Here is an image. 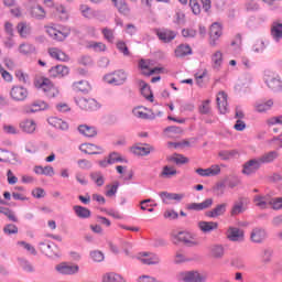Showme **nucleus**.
Returning <instances> with one entry per match:
<instances>
[{
  "label": "nucleus",
  "mask_w": 282,
  "mask_h": 282,
  "mask_svg": "<svg viewBox=\"0 0 282 282\" xmlns=\"http://www.w3.org/2000/svg\"><path fill=\"white\" fill-rule=\"evenodd\" d=\"M264 83L271 91L279 94L282 91V79L279 73H274L272 70H264Z\"/></svg>",
  "instance_id": "nucleus-1"
},
{
  "label": "nucleus",
  "mask_w": 282,
  "mask_h": 282,
  "mask_svg": "<svg viewBox=\"0 0 282 282\" xmlns=\"http://www.w3.org/2000/svg\"><path fill=\"white\" fill-rule=\"evenodd\" d=\"M39 248L41 252L45 254V257H48L50 259L61 257V249H58V246H56L54 242L50 240L40 241Z\"/></svg>",
  "instance_id": "nucleus-2"
},
{
  "label": "nucleus",
  "mask_w": 282,
  "mask_h": 282,
  "mask_svg": "<svg viewBox=\"0 0 282 282\" xmlns=\"http://www.w3.org/2000/svg\"><path fill=\"white\" fill-rule=\"evenodd\" d=\"M46 33L51 39H53V41H65L72 31L65 26H47Z\"/></svg>",
  "instance_id": "nucleus-3"
},
{
  "label": "nucleus",
  "mask_w": 282,
  "mask_h": 282,
  "mask_svg": "<svg viewBox=\"0 0 282 282\" xmlns=\"http://www.w3.org/2000/svg\"><path fill=\"white\" fill-rule=\"evenodd\" d=\"M75 102L84 111H97V109H100V105L94 98L77 97Z\"/></svg>",
  "instance_id": "nucleus-4"
},
{
  "label": "nucleus",
  "mask_w": 282,
  "mask_h": 282,
  "mask_svg": "<svg viewBox=\"0 0 282 282\" xmlns=\"http://www.w3.org/2000/svg\"><path fill=\"white\" fill-rule=\"evenodd\" d=\"M178 281L184 282H205L206 276L199 271H182L177 274Z\"/></svg>",
  "instance_id": "nucleus-5"
},
{
  "label": "nucleus",
  "mask_w": 282,
  "mask_h": 282,
  "mask_svg": "<svg viewBox=\"0 0 282 282\" xmlns=\"http://www.w3.org/2000/svg\"><path fill=\"white\" fill-rule=\"evenodd\" d=\"M104 79L108 85H124L127 83V73L124 70H116L106 75Z\"/></svg>",
  "instance_id": "nucleus-6"
},
{
  "label": "nucleus",
  "mask_w": 282,
  "mask_h": 282,
  "mask_svg": "<svg viewBox=\"0 0 282 282\" xmlns=\"http://www.w3.org/2000/svg\"><path fill=\"white\" fill-rule=\"evenodd\" d=\"M227 239L234 243H243V241H246L243 229H240L239 227H229L227 229Z\"/></svg>",
  "instance_id": "nucleus-7"
},
{
  "label": "nucleus",
  "mask_w": 282,
  "mask_h": 282,
  "mask_svg": "<svg viewBox=\"0 0 282 282\" xmlns=\"http://www.w3.org/2000/svg\"><path fill=\"white\" fill-rule=\"evenodd\" d=\"M10 96L15 102H23V100L28 99L29 91L23 86H13L10 90Z\"/></svg>",
  "instance_id": "nucleus-8"
},
{
  "label": "nucleus",
  "mask_w": 282,
  "mask_h": 282,
  "mask_svg": "<svg viewBox=\"0 0 282 282\" xmlns=\"http://www.w3.org/2000/svg\"><path fill=\"white\" fill-rule=\"evenodd\" d=\"M55 270L56 272H58V274L72 275V274H78V270H80V268L77 264H69L67 262H62L55 265Z\"/></svg>",
  "instance_id": "nucleus-9"
},
{
  "label": "nucleus",
  "mask_w": 282,
  "mask_h": 282,
  "mask_svg": "<svg viewBox=\"0 0 282 282\" xmlns=\"http://www.w3.org/2000/svg\"><path fill=\"white\" fill-rule=\"evenodd\" d=\"M261 166L262 164L259 158L251 159L243 164L242 173L243 175H254Z\"/></svg>",
  "instance_id": "nucleus-10"
},
{
  "label": "nucleus",
  "mask_w": 282,
  "mask_h": 282,
  "mask_svg": "<svg viewBox=\"0 0 282 282\" xmlns=\"http://www.w3.org/2000/svg\"><path fill=\"white\" fill-rule=\"evenodd\" d=\"M271 203H272V196H270L269 194H265V195L258 194L253 196L254 206H257L261 210H265V208H269V206H271Z\"/></svg>",
  "instance_id": "nucleus-11"
},
{
  "label": "nucleus",
  "mask_w": 282,
  "mask_h": 282,
  "mask_svg": "<svg viewBox=\"0 0 282 282\" xmlns=\"http://www.w3.org/2000/svg\"><path fill=\"white\" fill-rule=\"evenodd\" d=\"M45 109H50V105L43 100L34 101L31 105H26L23 108L24 113H36L37 111H45Z\"/></svg>",
  "instance_id": "nucleus-12"
},
{
  "label": "nucleus",
  "mask_w": 282,
  "mask_h": 282,
  "mask_svg": "<svg viewBox=\"0 0 282 282\" xmlns=\"http://www.w3.org/2000/svg\"><path fill=\"white\" fill-rule=\"evenodd\" d=\"M221 34V24L217 22L213 23L209 30V45H212V47H215L217 45V41H219Z\"/></svg>",
  "instance_id": "nucleus-13"
},
{
  "label": "nucleus",
  "mask_w": 282,
  "mask_h": 282,
  "mask_svg": "<svg viewBox=\"0 0 282 282\" xmlns=\"http://www.w3.org/2000/svg\"><path fill=\"white\" fill-rule=\"evenodd\" d=\"M213 198H206L202 203H189L186 205L187 210H195L196 213H199L202 210H208L213 206Z\"/></svg>",
  "instance_id": "nucleus-14"
},
{
  "label": "nucleus",
  "mask_w": 282,
  "mask_h": 282,
  "mask_svg": "<svg viewBox=\"0 0 282 282\" xmlns=\"http://www.w3.org/2000/svg\"><path fill=\"white\" fill-rule=\"evenodd\" d=\"M174 239L176 240L174 241L175 243H177V241H182L183 243H185V246H189L191 248H193V246H199V242L193 240L191 234L186 231H180L178 234L174 235Z\"/></svg>",
  "instance_id": "nucleus-15"
},
{
  "label": "nucleus",
  "mask_w": 282,
  "mask_h": 282,
  "mask_svg": "<svg viewBox=\"0 0 282 282\" xmlns=\"http://www.w3.org/2000/svg\"><path fill=\"white\" fill-rule=\"evenodd\" d=\"M268 237V232L263 228L256 227L250 234V239L253 243H263Z\"/></svg>",
  "instance_id": "nucleus-16"
},
{
  "label": "nucleus",
  "mask_w": 282,
  "mask_h": 282,
  "mask_svg": "<svg viewBox=\"0 0 282 282\" xmlns=\"http://www.w3.org/2000/svg\"><path fill=\"white\" fill-rule=\"evenodd\" d=\"M197 175L200 177H215V175H219L221 173V167L219 165H212L208 169H196Z\"/></svg>",
  "instance_id": "nucleus-17"
},
{
  "label": "nucleus",
  "mask_w": 282,
  "mask_h": 282,
  "mask_svg": "<svg viewBox=\"0 0 282 282\" xmlns=\"http://www.w3.org/2000/svg\"><path fill=\"white\" fill-rule=\"evenodd\" d=\"M139 261L144 265H158L160 263V257L155 253L143 252L139 256Z\"/></svg>",
  "instance_id": "nucleus-18"
},
{
  "label": "nucleus",
  "mask_w": 282,
  "mask_h": 282,
  "mask_svg": "<svg viewBox=\"0 0 282 282\" xmlns=\"http://www.w3.org/2000/svg\"><path fill=\"white\" fill-rule=\"evenodd\" d=\"M159 195L163 204H172V202H181L184 199V197H186L184 194L169 193V192H161Z\"/></svg>",
  "instance_id": "nucleus-19"
},
{
  "label": "nucleus",
  "mask_w": 282,
  "mask_h": 282,
  "mask_svg": "<svg viewBox=\"0 0 282 282\" xmlns=\"http://www.w3.org/2000/svg\"><path fill=\"white\" fill-rule=\"evenodd\" d=\"M17 32L21 39H29L32 35V24L30 22H20L17 25Z\"/></svg>",
  "instance_id": "nucleus-20"
},
{
  "label": "nucleus",
  "mask_w": 282,
  "mask_h": 282,
  "mask_svg": "<svg viewBox=\"0 0 282 282\" xmlns=\"http://www.w3.org/2000/svg\"><path fill=\"white\" fill-rule=\"evenodd\" d=\"M67 74H69V68L65 65H56L48 70L51 78H63Z\"/></svg>",
  "instance_id": "nucleus-21"
},
{
  "label": "nucleus",
  "mask_w": 282,
  "mask_h": 282,
  "mask_svg": "<svg viewBox=\"0 0 282 282\" xmlns=\"http://www.w3.org/2000/svg\"><path fill=\"white\" fill-rule=\"evenodd\" d=\"M198 228L200 232H204V235H210V232L219 228V224L215 221L200 220L198 221Z\"/></svg>",
  "instance_id": "nucleus-22"
},
{
  "label": "nucleus",
  "mask_w": 282,
  "mask_h": 282,
  "mask_svg": "<svg viewBox=\"0 0 282 282\" xmlns=\"http://www.w3.org/2000/svg\"><path fill=\"white\" fill-rule=\"evenodd\" d=\"M216 102L220 113H228V95L225 91L218 93Z\"/></svg>",
  "instance_id": "nucleus-23"
},
{
  "label": "nucleus",
  "mask_w": 282,
  "mask_h": 282,
  "mask_svg": "<svg viewBox=\"0 0 282 282\" xmlns=\"http://www.w3.org/2000/svg\"><path fill=\"white\" fill-rule=\"evenodd\" d=\"M48 124L51 127H54L55 129H59V131H68L69 129V123L67 121L58 118V117H50L47 119Z\"/></svg>",
  "instance_id": "nucleus-24"
},
{
  "label": "nucleus",
  "mask_w": 282,
  "mask_h": 282,
  "mask_svg": "<svg viewBox=\"0 0 282 282\" xmlns=\"http://www.w3.org/2000/svg\"><path fill=\"white\" fill-rule=\"evenodd\" d=\"M156 36L163 43H171V41L175 40V36H177V33H175V31L163 29V30L156 31Z\"/></svg>",
  "instance_id": "nucleus-25"
},
{
  "label": "nucleus",
  "mask_w": 282,
  "mask_h": 282,
  "mask_svg": "<svg viewBox=\"0 0 282 282\" xmlns=\"http://www.w3.org/2000/svg\"><path fill=\"white\" fill-rule=\"evenodd\" d=\"M228 208V204L223 203L217 205L214 209L206 212V217L212 219H216V217H221L226 215V209Z\"/></svg>",
  "instance_id": "nucleus-26"
},
{
  "label": "nucleus",
  "mask_w": 282,
  "mask_h": 282,
  "mask_svg": "<svg viewBox=\"0 0 282 282\" xmlns=\"http://www.w3.org/2000/svg\"><path fill=\"white\" fill-rule=\"evenodd\" d=\"M30 15L32 17V19H35L36 21H43V19L47 17V12L43 7L37 4V6L31 7Z\"/></svg>",
  "instance_id": "nucleus-27"
},
{
  "label": "nucleus",
  "mask_w": 282,
  "mask_h": 282,
  "mask_svg": "<svg viewBox=\"0 0 282 282\" xmlns=\"http://www.w3.org/2000/svg\"><path fill=\"white\" fill-rule=\"evenodd\" d=\"M80 151L88 155H100V153H102V148L93 143H86L80 147Z\"/></svg>",
  "instance_id": "nucleus-28"
},
{
  "label": "nucleus",
  "mask_w": 282,
  "mask_h": 282,
  "mask_svg": "<svg viewBox=\"0 0 282 282\" xmlns=\"http://www.w3.org/2000/svg\"><path fill=\"white\" fill-rule=\"evenodd\" d=\"M113 6L117 8L118 12L120 14H123L124 17H129L131 14V8H129V4L124 0H111Z\"/></svg>",
  "instance_id": "nucleus-29"
},
{
  "label": "nucleus",
  "mask_w": 282,
  "mask_h": 282,
  "mask_svg": "<svg viewBox=\"0 0 282 282\" xmlns=\"http://www.w3.org/2000/svg\"><path fill=\"white\" fill-rule=\"evenodd\" d=\"M34 173L36 175H45L46 177H54L55 172H54V167H52L51 165H46V166H41V165H36L33 169Z\"/></svg>",
  "instance_id": "nucleus-30"
},
{
  "label": "nucleus",
  "mask_w": 282,
  "mask_h": 282,
  "mask_svg": "<svg viewBox=\"0 0 282 282\" xmlns=\"http://www.w3.org/2000/svg\"><path fill=\"white\" fill-rule=\"evenodd\" d=\"M78 131L82 135H85L86 138H96V135H98V130H96V127L87 124L79 126Z\"/></svg>",
  "instance_id": "nucleus-31"
},
{
  "label": "nucleus",
  "mask_w": 282,
  "mask_h": 282,
  "mask_svg": "<svg viewBox=\"0 0 282 282\" xmlns=\"http://www.w3.org/2000/svg\"><path fill=\"white\" fill-rule=\"evenodd\" d=\"M20 129H22L24 133H34L36 131V121L33 119H25L20 122Z\"/></svg>",
  "instance_id": "nucleus-32"
},
{
  "label": "nucleus",
  "mask_w": 282,
  "mask_h": 282,
  "mask_svg": "<svg viewBox=\"0 0 282 282\" xmlns=\"http://www.w3.org/2000/svg\"><path fill=\"white\" fill-rule=\"evenodd\" d=\"M48 55L51 56V58H54L55 61H63V62L69 61V57L67 56V54L61 51V48H56V47L48 48Z\"/></svg>",
  "instance_id": "nucleus-33"
},
{
  "label": "nucleus",
  "mask_w": 282,
  "mask_h": 282,
  "mask_svg": "<svg viewBox=\"0 0 282 282\" xmlns=\"http://www.w3.org/2000/svg\"><path fill=\"white\" fill-rule=\"evenodd\" d=\"M246 213V206L243 205V199L240 198L239 200L235 202L230 209V216L237 217L241 214Z\"/></svg>",
  "instance_id": "nucleus-34"
},
{
  "label": "nucleus",
  "mask_w": 282,
  "mask_h": 282,
  "mask_svg": "<svg viewBox=\"0 0 282 282\" xmlns=\"http://www.w3.org/2000/svg\"><path fill=\"white\" fill-rule=\"evenodd\" d=\"M274 105V101L272 99H269L267 101H257L254 104V109L258 111V113H264V111H270Z\"/></svg>",
  "instance_id": "nucleus-35"
},
{
  "label": "nucleus",
  "mask_w": 282,
  "mask_h": 282,
  "mask_svg": "<svg viewBox=\"0 0 282 282\" xmlns=\"http://www.w3.org/2000/svg\"><path fill=\"white\" fill-rule=\"evenodd\" d=\"M209 252L213 259H224V254H226V249L221 245H213L209 248Z\"/></svg>",
  "instance_id": "nucleus-36"
},
{
  "label": "nucleus",
  "mask_w": 282,
  "mask_h": 282,
  "mask_svg": "<svg viewBox=\"0 0 282 282\" xmlns=\"http://www.w3.org/2000/svg\"><path fill=\"white\" fill-rule=\"evenodd\" d=\"M221 65H224V53L216 51L212 54V67H214V69H220Z\"/></svg>",
  "instance_id": "nucleus-37"
},
{
  "label": "nucleus",
  "mask_w": 282,
  "mask_h": 282,
  "mask_svg": "<svg viewBox=\"0 0 282 282\" xmlns=\"http://www.w3.org/2000/svg\"><path fill=\"white\" fill-rule=\"evenodd\" d=\"M73 210L79 219H89L91 217V210H89L87 207H83L80 205H75L73 207Z\"/></svg>",
  "instance_id": "nucleus-38"
},
{
  "label": "nucleus",
  "mask_w": 282,
  "mask_h": 282,
  "mask_svg": "<svg viewBox=\"0 0 282 282\" xmlns=\"http://www.w3.org/2000/svg\"><path fill=\"white\" fill-rule=\"evenodd\" d=\"M149 65H150L149 61L141 59L139 62V67H140V69H142V74H144V76H151V75L158 74V72H160L159 67L149 68Z\"/></svg>",
  "instance_id": "nucleus-39"
},
{
  "label": "nucleus",
  "mask_w": 282,
  "mask_h": 282,
  "mask_svg": "<svg viewBox=\"0 0 282 282\" xmlns=\"http://www.w3.org/2000/svg\"><path fill=\"white\" fill-rule=\"evenodd\" d=\"M279 158V152L276 151H270L258 158L260 160V164H271V162H274Z\"/></svg>",
  "instance_id": "nucleus-40"
},
{
  "label": "nucleus",
  "mask_w": 282,
  "mask_h": 282,
  "mask_svg": "<svg viewBox=\"0 0 282 282\" xmlns=\"http://www.w3.org/2000/svg\"><path fill=\"white\" fill-rule=\"evenodd\" d=\"M271 36L273 37L276 43L282 40V23L281 22H273L271 28Z\"/></svg>",
  "instance_id": "nucleus-41"
},
{
  "label": "nucleus",
  "mask_w": 282,
  "mask_h": 282,
  "mask_svg": "<svg viewBox=\"0 0 282 282\" xmlns=\"http://www.w3.org/2000/svg\"><path fill=\"white\" fill-rule=\"evenodd\" d=\"M102 282H127V280L121 274L109 272L104 274Z\"/></svg>",
  "instance_id": "nucleus-42"
},
{
  "label": "nucleus",
  "mask_w": 282,
  "mask_h": 282,
  "mask_svg": "<svg viewBox=\"0 0 282 282\" xmlns=\"http://www.w3.org/2000/svg\"><path fill=\"white\" fill-rule=\"evenodd\" d=\"M188 54H193V50L191 48L189 45L187 44H181L180 46L176 47L175 50V56L177 58H182L184 56H188Z\"/></svg>",
  "instance_id": "nucleus-43"
},
{
  "label": "nucleus",
  "mask_w": 282,
  "mask_h": 282,
  "mask_svg": "<svg viewBox=\"0 0 282 282\" xmlns=\"http://www.w3.org/2000/svg\"><path fill=\"white\" fill-rule=\"evenodd\" d=\"M73 89L75 91H82L83 94H87V91H89V89H91V86L89 85V82H87V80H79V82H75L73 84Z\"/></svg>",
  "instance_id": "nucleus-44"
},
{
  "label": "nucleus",
  "mask_w": 282,
  "mask_h": 282,
  "mask_svg": "<svg viewBox=\"0 0 282 282\" xmlns=\"http://www.w3.org/2000/svg\"><path fill=\"white\" fill-rule=\"evenodd\" d=\"M35 50L36 48L34 47V45L30 43H22L20 44L18 52H20V54H22L23 56H29V54H34Z\"/></svg>",
  "instance_id": "nucleus-45"
},
{
  "label": "nucleus",
  "mask_w": 282,
  "mask_h": 282,
  "mask_svg": "<svg viewBox=\"0 0 282 282\" xmlns=\"http://www.w3.org/2000/svg\"><path fill=\"white\" fill-rule=\"evenodd\" d=\"M141 94L144 98H147L150 102H153V93L151 91V87L148 86L147 83L141 82Z\"/></svg>",
  "instance_id": "nucleus-46"
},
{
  "label": "nucleus",
  "mask_w": 282,
  "mask_h": 282,
  "mask_svg": "<svg viewBox=\"0 0 282 282\" xmlns=\"http://www.w3.org/2000/svg\"><path fill=\"white\" fill-rule=\"evenodd\" d=\"M133 116L135 118H141L142 120H155V113L148 115L147 112L142 111L140 108H134L132 110Z\"/></svg>",
  "instance_id": "nucleus-47"
},
{
  "label": "nucleus",
  "mask_w": 282,
  "mask_h": 282,
  "mask_svg": "<svg viewBox=\"0 0 282 282\" xmlns=\"http://www.w3.org/2000/svg\"><path fill=\"white\" fill-rule=\"evenodd\" d=\"M272 254H274V251L271 248L263 249L260 253L261 262L264 264L271 263Z\"/></svg>",
  "instance_id": "nucleus-48"
},
{
  "label": "nucleus",
  "mask_w": 282,
  "mask_h": 282,
  "mask_svg": "<svg viewBox=\"0 0 282 282\" xmlns=\"http://www.w3.org/2000/svg\"><path fill=\"white\" fill-rule=\"evenodd\" d=\"M80 13L85 19H94L96 17V11H94L89 6L82 4L79 7Z\"/></svg>",
  "instance_id": "nucleus-49"
},
{
  "label": "nucleus",
  "mask_w": 282,
  "mask_h": 282,
  "mask_svg": "<svg viewBox=\"0 0 282 282\" xmlns=\"http://www.w3.org/2000/svg\"><path fill=\"white\" fill-rule=\"evenodd\" d=\"M36 86L39 87V89H42L44 94H47L52 89V87H54V84H52L50 79L44 78L37 82Z\"/></svg>",
  "instance_id": "nucleus-50"
},
{
  "label": "nucleus",
  "mask_w": 282,
  "mask_h": 282,
  "mask_svg": "<svg viewBox=\"0 0 282 282\" xmlns=\"http://www.w3.org/2000/svg\"><path fill=\"white\" fill-rule=\"evenodd\" d=\"M220 160H232V158H237L239 152L237 150H224L219 152Z\"/></svg>",
  "instance_id": "nucleus-51"
},
{
  "label": "nucleus",
  "mask_w": 282,
  "mask_h": 282,
  "mask_svg": "<svg viewBox=\"0 0 282 282\" xmlns=\"http://www.w3.org/2000/svg\"><path fill=\"white\" fill-rule=\"evenodd\" d=\"M90 180H93L97 186H102L105 184V175H102V172H91Z\"/></svg>",
  "instance_id": "nucleus-52"
},
{
  "label": "nucleus",
  "mask_w": 282,
  "mask_h": 282,
  "mask_svg": "<svg viewBox=\"0 0 282 282\" xmlns=\"http://www.w3.org/2000/svg\"><path fill=\"white\" fill-rule=\"evenodd\" d=\"M55 10L56 15L58 17V19H61V21H67V19H69V11H67L65 7L57 6L55 7Z\"/></svg>",
  "instance_id": "nucleus-53"
},
{
  "label": "nucleus",
  "mask_w": 282,
  "mask_h": 282,
  "mask_svg": "<svg viewBox=\"0 0 282 282\" xmlns=\"http://www.w3.org/2000/svg\"><path fill=\"white\" fill-rule=\"evenodd\" d=\"M120 183L118 181L113 182L112 185H107L106 188V197H115L116 193H118V188Z\"/></svg>",
  "instance_id": "nucleus-54"
},
{
  "label": "nucleus",
  "mask_w": 282,
  "mask_h": 282,
  "mask_svg": "<svg viewBox=\"0 0 282 282\" xmlns=\"http://www.w3.org/2000/svg\"><path fill=\"white\" fill-rule=\"evenodd\" d=\"M252 52L256 54H263L265 52V42L263 40H258L252 46Z\"/></svg>",
  "instance_id": "nucleus-55"
},
{
  "label": "nucleus",
  "mask_w": 282,
  "mask_h": 282,
  "mask_svg": "<svg viewBox=\"0 0 282 282\" xmlns=\"http://www.w3.org/2000/svg\"><path fill=\"white\" fill-rule=\"evenodd\" d=\"M88 47L94 50V52H105L107 50V45L102 42H90L88 43Z\"/></svg>",
  "instance_id": "nucleus-56"
},
{
  "label": "nucleus",
  "mask_w": 282,
  "mask_h": 282,
  "mask_svg": "<svg viewBox=\"0 0 282 282\" xmlns=\"http://www.w3.org/2000/svg\"><path fill=\"white\" fill-rule=\"evenodd\" d=\"M104 39L108 41V43H113L116 41V35H113V30L105 28L101 30Z\"/></svg>",
  "instance_id": "nucleus-57"
},
{
  "label": "nucleus",
  "mask_w": 282,
  "mask_h": 282,
  "mask_svg": "<svg viewBox=\"0 0 282 282\" xmlns=\"http://www.w3.org/2000/svg\"><path fill=\"white\" fill-rule=\"evenodd\" d=\"M173 175H177V170L175 167H171L165 165L163 171L161 172V177H173Z\"/></svg>",
  "instance_id": "nucleus-58"
},
{
  "label": "nucleus",
  "mask_w": 282,
  "mask_h": 282,
  "mask_svg": "<svg viewBox=\"0 0 282 282\" xmlns=\"http://www.w3.org/2000/svg\"><path fill=\"white\" fill-rule=\"evenodd\" d=\"M18 246H21L22 248H24V250H26V252H29V254L36 256V249L34 248V246H32L25 241H19Z\"/></svg>",
  "instance_id": "nucleus-59"
},
{
  "label": "nucleus",
  "mask_w": 282,
  "mask_h": 282,
  "mask_svg": "<svg viewBox=\"0 0 282 282\" xmlns=\"http://www.w3.org/2000/svg\"><path fill=\"white\" fill-rule=\"evenodd\" d=\"M189 8L193 14H202V7L197 0H189Z\"/></svg>",
  "instance_id": "nucleus-60"
},
{
  "label": "nucleus",
  "mask_w": 282,
  "mask_h": 282,
  "mask_svg": "<svg viewBox=\"0 0 282 282\" xmlns=\"http://www.w3.org/2000/svg\"><path fill=\"white\" fill-rule=\"evenodd\" d=\"M7 181H8V184H10V186H14V184H17L19 182V177H17V175H14V172H12V170H8L7 171Z\"/></svg>",
  "instance_id": "nucleus-61"
},
{
  "label": "nucleus",
  "mask_w": 282,
  "mask_h": 282,
  "mask_svg": "<svg viewBox=\"0 0 282 282\" xmlns=\"http://www.w3.org/2000/svg\"><path fill=\"white\" fill-rule=\"evenodd\" d=\"M271 208L273 210H281L282 209V197H271Z\"/></svg>",
  "instance_id": "nucleus-62"
},
{
  "label": "nucleus",
  "mask_w": 282,
  "mask_h": 282,
  "mask_svg": "<svg viewBox=\"0 0 282 282\" xmlns=\"http://www.w3.org/2000/svg\"><path fill=\"white\" fill-rule=\"evenodd\" d=\"M4 235H17L19 232V228L15 225L9 224L3 228Z\"/></svg>",
  "instance_id": "nucleus-63"
},
{
  "label": "nucleus",
  "mask_w": 282,
  "mask_h": 282,
  "mask_svg": "<svg viewBox=\"0 0 282 282\" xmlns=\"http://www.w3.org/2000/svg\"><path fill=\"white\" fill-rule=\"evenodd\" d=\"M172 162H175V164H188V158H186L182 154H175L172 158Z\"/></svg>",
  "instance_id": "nucleus-64"
}]
</instances>
